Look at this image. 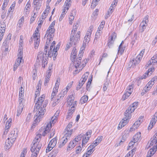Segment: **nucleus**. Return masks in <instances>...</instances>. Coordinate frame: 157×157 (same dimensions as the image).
Returning a JSON list of instances; mask_svg holds the SVG:
<instances>
[{"mask_svg":"<svg viewBox=\"0 0 157 157\" xmlns=\"http://www.w3.org/2000/svg\"><path fill=\"white\" fill-rule=\"evenodd\" d=\"M85 48V44H83L79 52L78 57L77 58V51L76 48H73L70 55V60L74 64L76 68L75 73H78L85 67L88 62V59L85 58L81 61L84 51Z\"/></svg>","mask_w":157,"mask_h":157,"instance_id":"obj_1","label":"nucleus"},{"mask_svg":"<svg viewBox=\"0 0 157 157\" xmlns=\"http://www.w3.org/2000/svg\"><path fill=\"white\" fill-rule=\"evenodd\" d=\"M45 96L43 94L37 99V101L35 104L34 108V111L36 112V116L37 117L36 120L39 119L44 115L45 110V104L43 105V103L45 99Z\"/></svg>","mask_w":157,"mask_h":157,"instance_id":"obj_2","label":"nucleus"},{"mask_svg":"<svg viewBox=\"0 0 157 157\" xmlns=\"http://www.w3.org/2000/svg\"><path fill=\"white\" fill-rule=\"evenodd\" d=\"M55 23V21H54L52 22L48 29L45 35V36H47L48 37L45 46V48H48L50 41L53 40L55 31V29L54 28Z\"/></svg>","mask_w":157,"mask_h":157,"instance_id":"obj_3","label":"nucleus"},{"mask_svg":"<svg viewBox=\"0 0 157 157\" xmlns=\"http://www.w3.org/2000/svg\"><path fill=\"white\" fill-rule=\"evenodd\" d=\"M47 49L45 47V53H43L41 51L39 52L36 58V62L38 63H41L42 67L44 68L45 67L48 63V58L46 54Z\"/></svg>","mask_w":157,"mask_h":157,"instance_id":"obj_4","label":"nucleus"},{"mask_svg":"<svg viewBox=\"0 0 157 157\" xmlns=\"http://www.w3.org/2000/svg\"><path fill=\"white\" fill-rule=\"evenodd\" d=\"M64 92H61L58 95L56 96L57 94L52 92L51 100L52 101V106H55L58 104L60 101V99H62L64 96Z\"/></svg>","mask_w":157,"mask_h":157,"instance_id":"obj_5","label":"nucleus"},{"mask_svg":"<svg viewBox=\"0 0 157 157\" xmlns=\"http://www.w3.org/2000/svg\"><path fill=\"white\" fill-rule=\"evenodd\" d=\"M40 31L35 29L31 37V39L34 41V48L36 49L38 48L40 43Z\"/></svg>","mask_w":157,"mask_h":157,"instance_id":"obj_6","label":"nucleus"},{"mask_svg":"<svg viewBox=\"0 0 157 157\" xmlns=\"http://www.w3.org/2000/svg\"><path fill=\"white\" fill-rule=\"evenodd\" d=\"M75 97L73 95H70L67 101V106L70 109H75L77 105V102L74 101Z\"/></svg>","mask_w":157,"mask_h":157,"instance_id":"obj_7","label":"nucleus"},{"mask_svg":"<svg viewBox=\"0 0 157 157\" xmlns=\"http://www.w3.org/2000/svg\"><path fill=\"white\" fill-rule=\"evenodd\" d=\"M80 31H78L75 36L72 33H71L69 40L71 44L75 45L78 43L80 38Z\"/></svg>","mask_w":157,"mask_h":157,"instance_id":"obj_8","label":"nucleus"},{"mask_svg":"<svg viewBox=\"0 0 157 157\" xmlns=\"http://www.w3.org/2000/svg\"><path fill=\"white\" fill-rule=\"evenodd\" d=\"M72 122L69 123L63 132L64 136L69 138L71 136L73 132V129L72 127Z\"/></svg>","mask_w":157,"mask_h":157,"instance_id":"obj_9","label":"nucleus"},{"mask_svg":"<svg viewBox=\"0 0 157 157\" xmlns=\"http://www.w3.org/2000/svg\"><path fill=\"white\" fill-rule=\"evenodd\" d=\"M23 53H18L17 55V58L14 65L13 70L15 71L18 67L20 65L21 63H23L24 60L23 59Z\"/></svg>","mask_w":157,"mask_h":157,"instance_id":"obj_10","label":"nucleus"},{"mask_svg":"<svg viewBox=\"0 0 157 157\" xmlns=\"http://www.w3.org/2000/svg\"><path fill=\"white\" fill-rule=\"evenodd\" d=\"M57 138L55 137L53 138L50 141L46 150V153L49 152L56 146L57 142Z\"/></svg>","mask_w":157,"mask_h":157,"instance_id":"obj_11","label":"nucleus"},{"mask_svg":"<svg viewBox=\"0 0 157 157\" xmlns=\"http://www.w3.org/2000/svg\"><path fill=\"white\" fill-rule=\"evenodd\" d=\"M117 34L114 32L110 34L108 38L107 45L109 48H110L114 43L115 40L117 38Z\"/></svg>","mask_w":157,"mask_h":157,"instance_id":"obj_12","label":"nucleus"},{"mask_svg":"<svg viewBox=\"0 0 157 157\" xmlns=\"http://www.w3.org/2000/svg\"><path fill=\"white\" fill-rule=\"evenodd\" d=\"M94 29V26L90 25L87 29L84 37L85 40L86 42L88 43L90 40L92 33Z\"/></svg>","mask_w":157,"mask_h":157,"instance_id":"obj_13","label":"nucleus"},{"mask_svg":"<svg viewBox=\"0 0 157 157\" xmlns=\"http://www.w3.org/2000/svg\"><path fill=\"white\" fill-rule=\"evenodd\" d=\"M41 146V144L38 141L33 142V144L31 148V152L39 153Z\"/></svg>","mask_w":157,"mask_h":157,"instance_id":"obj_14","label":"nucleus"},{"mask_svg":"<svg viewBox=\"0 0 157 157\" xmlns=\"http://www.w3.org/2000/svg\"><path fill=\"white\" fill-rule=\"evenodd\" d=\"M147 145L149 147H152L154 148L156 147L157 148V132L151 138L150 141L148 142Z\"/></svg>","mask_w":157,"mask_h":157,"instance_id":"obj_15","label":"nucleus"},{"mask_svg":"<svg viewBox=\"0 0 157 157\" xmlns=\"http://www.w3.org/2000/svg\"><path fill=\"white\" fill-rule=\"evenodd\" d=\"M60 46V44H58L56 45L55 48H54L53 49L50 48L48 53V56L50 57L53 56H56L57 55V51L59 48Z\"/></svg>","mask_w":157,"mask_h":157,"instance_id":"obj_16","label":"nucleus"},{"mask_svg":"<svg viewBox=\"0 0 157 157\" xmlns=\"http://www.w3.org/2000/svg\"><path fill=\"white\" fill-rule=\"evenodd\" d=\"M17 136V133L15 132V131L12 130L8 135L7 140L10 141L14 143Z\"/></svg>","mask_w":157,"mask_h":157,"instance_id":"obj_17","label":"nucleus"},{"mask_svg":"<svg viewBox=\"0 0 157 157\" xmlns=\"http://www.w3.org/2000/svg\"><path fill=\"white\" fill-rule=\"evenodd\" d=\"M148 22V17L146 16L141 22L140 25V30L141 32H143L146 29Z\"/></svg>","mask_w":157,"mask_h":157,"instance_id":"obj_18","label":"nucleus"},{"mask_svg":"<svg viewBox=\"0 0 157 157\" xmlns=\"http://www.w3.org/2000/svg\"><path fill=\"white\" fill-rule=\"evenodd\" d=\"M12 121V119L11 118H10L6 122L4 131V135H6L9 132L11 125Z\"/></svg>","mask_w":157,"mask_h":157,"instance_id":"obj_19","label":"nucleus"},{"mask_svg":"<svg viewBox=\"0 0 157 157\" xmlns=\"http://www.w3.org/2000/svg\"><path fill=\"white\" fill-rule=\"evenodd\" d=\"M42 84V81L41 80H40L37 83L36 87V91L35 92V99L36 100L37 96L40 95V91L41 89Z\"/></svg>","mask_w":157,"mask_h":157,"instance_id":"obj_20","label":"nucleus"},{"mask_svg":"<svg viewBox=\"0 0 157 157\" xmlns=\"http://www.w3.org/2000/svg\"><path fill=\"white\" fill-rule=\"evenodd\" d=\"M71 2L67 0H66L63 6L62 11L67 13L71 6Z\"/></svg>","mask_w":157,"mask_h":157,"instance_id":"obj_21","label":"nucleus"},{"mask_svg":"<svg viewBox=\"0 0 157 157\" xmlns=\"http://www.w3.org/2000/svg\"><path fill=\"white\" fill-rule=\"evenodd\" d=\"M129 121V119L125 118L123 119L122 121L120 122L117 127V129L120 130L126 125Z\"/></svg>","mask_w":157,"mask_h":157,"instance_id":"obj_22","label":"nucleus"},{"mask_svg":"<svg viewBox=\"0 0 157 157\" xmlns=\"http://www.w3.org/2000/svg\"><path fill=\"white\" fill-rule=\"evenodd\" d=\"M68 139V138L64 136L60 138L59 142V147L61 148L63 147L67 142Z\"/></svg>","mask_w":157,"mask_h":157,"instance_id":"obj_23","label":"nucleus"},{"mask_svg":"<svg viewBox=\"0 0 157 157\" xmlns=\"http://www.w3.org/2000/svg\"><path fill=\"white\" fill-rule=\"evenodd\" d=\"M152 86L153 85L151 84L150 82H148L143 89V92L141 93V95H143L145 93L150 90Z\"/></svg>","mask_w":157,"mask_h":157,"instance_id":"obj_24","label":"nucleus"},{"mask_svg":"<svg viewBox=\"0 0 157 157\" xmlns=\"http://www.w3.org/2000/svg\"><path fill=\"white\" fill-rule=\"evenodd\" d=\"M140 125V122L138 121H136L130 128L129 132H130L135 131L139 128Z\"/></svg>","mask_w":157,"mask_h":157,"instance_id":"obj_25","label":"nucleus"},{"mask_svg":"<svg viewBox=\"0 0 157 157\" xmlns=\"http://www.w3.org/2000/svg\"><path fill=\"white\" fill-rule=\"evenodd\" d=\"M133 112V110L130 109V108L127 109L124 113V115L125 116V118L130 119L131 117V113Z\"/></svg>","mask_w":157,"mask_h":157,"instance_id":"obj_26","label":"nucleus"},{"mask_svg":"<svg viewBox=\"0 0 157 157\" xmlns=\"http://www.w3.org/2000/svg\"><path fill=\"white\" fill-rule=\"evenodd\" d=\"M157 150V148L156 147H152L147 152L146 157H151L155 153Z\"/></svg>","mask_w":157,"mask_h":157,"instance_id":"obj_27","label":"nucleus"},{"mask_svg":"<svg viewBox=\"0 0 157 157\" xmlns=\"http://www.w3.org/2000/svg\"><path fill=\"white\" fill-rule=\"evenodd\" d=\"M140 132H137L133 136L132 140L134 143L137 142L141 138V135Z\"/></svg>","mask_w":157,"mask_h":157,"instance_id":"obj_28","label":"nucleus"},{"mask_svg":"<svg viewBox=\"0 0 157 157\" xmlns=\"http://www.w3.org/2000/svg\"><path fill=\"white\" fill-rule=\"evenodd\" d=\"M14 143L8 140H6L4 146L6 150H8L10 148Z\"/></svg>","mask_w":157,"mask_h":157,"instance_id":"obj_29","label":"nucleus"},{"mask_svg":"<svg viewBox=\"0 0 157 157\" xmlns=\"http://www.w3.org/2000/svg\"><path fill=\"white\" fill-rule=\"evenodd\" d=\"M16 2H14L11 4L10 8L9 9L7 14H11L13 12L16 6Z\"/></svg>","mask_w":157,"mask_h":157,"instance_id":"obj_30","label":"nucleus"},{"mask_svg":"<svg viewBox=\"0 0 157 157\" xmlns=\"http://www.w3.org/2000/svg\"><path fill=\"white\" fill-rule=\"evenodd\" d=\"M24 17L23 16L18 20L17 26L20 28H21L23 26L24 24Z\"/></svg>","mask_w":157,"mask_h":157,"instance_id":"obj_31","label":"nucleus"},{"mask_svg":"<svg viewBox=\"0 0 157 157\" xmlns=\"http://www.w3.org/2000/svg\"><path fill=\"white\" fill-rule=\"evenodd\" d=\"M141 60L137 56L135 59L134 58L131 60V62L132 63V65L136 66L140 62Z\"/></svg>","mask_w":157,"mask_h":157,"instance_id":"obj_32","label":"nucleus"},{"mask_svg":"<svg viewBox=\"0 0 157 157\" xmlns=\"http://www.w3.org/2000/svg\"><path fill=\"white\" fill-rule=\"evenodd\" d=\"M76 145L72 141H70L68 145L67 150V151L71 150L75 147Z\"/></svg>","mask_w":157,"mask_h":157,"instance_id":"obj_33","label":"nucleus"},{"mask_svg":"<svg viewBox=\"0 0 157 157\" xmlns=\"http://www.w3.org/2000/svg\"><path fill=\"white\" fill-rule=\"evenodd\" d=\"M136 150V148H133L131 151H129L124 157H132Z\"/></svg>","mask_w":157,"mask_h":157,"instance_id":"obj_34","label":"nucleus"},{"mask_svg":"<svg viewBox=\"0 0 157 157\" xmlns=\"http://www.w3.org/2000/svg\"><path fill=\"white\" fill-rule=\"evenodd\" d=\"M82 136V135L80 134L76 136L72 141L76 145L78 142L81 140Z\"/></svg>","mask_w":157,"mask_h":157,"instance_id":"obj_35","label":"nucleus"},{"mask_svg":"<svg viewBox=\"0 0 157 157\" xmlns=\"http://www.w3.org/2000/svg\"><path fill=\"white\" fill-rule=\"evenodd\" d=\"M75 109H70L67 112V118L69 119L71 118L72 116V114L75 111Z\"/></svg>","mask_w":157,"mask_h":157,"instance_id":"obj_36","label":"nucleus"},{"mask_svg":"<svg viewBox=\"0 0 157 157\" xmlns=\"http://www.w3.org/2000/svg\"><path fill=\"white\" fill-rule=\"evenodd\" d=\"M123 41L119 45L118 48V53H120L121 54H122L124 52L125 47L122 46V44Z\"/></svg>","mask_w":157,"mask_h":157,"instance_id":"obj_37","label":"nucleus"},{"mask_svg":"<svg viewBox=\"0 0 157 157\" xmlns=\"http://www.w3.org/2000/svg\"><path fill=\"white\" fill-rule=\"evenodd\" d=\"M88 97L86 95H84L81 97L80 100V103L81 104H83L86 102L88 100Z\"/></svg>","mask_w":157,"mask_h":157,"instance_id":"obj_38","label":"nucleus"},{"mask_svg":"<svg viewBox=\"0 0 157 157\" xmlns=\"http://www.w3.org/2000/svg\"><path fill=\"white\" fill-rule=\"evenodd\" d=\"M58 152V150L54 149L50 153L48 156L50 157H55L57 155Z\"/></svg>","mask_w":157,"mask_h":157,"instance_id":"obj_39","label":"nucleus"},{"mask_svg":"<svg viewBox=\"0 0 157 157\" xmlns=\"http://www.w3.org/2000/svg\"><path fill=\"white\" fill-rule=\"evenodd\" d=\"M52 124L51 123H48L46 127L45 128V130L44 131V132L45 134L49 133L52 128Z\"/></svg>","mask_w":157,"mask_h":157,"instance_id":"obj_40","label":"nucleus"},{"mask_svg":"<svg viewBox=\"0 0 157 157\" xmlns=\"http://www.w3.org/2000/svg\"><path fill=\"white\" fill-rule=\"evenodd\" d=\"M24 45L23 41H20L19 45V48L18 50V53H23V46Z\"/></svg>","mask_w":157,"mask_h":157,"instance_id":"obj_41","label":"nucleus"},{"mask_svg":"<svg viewBox=\"0 0 157 157\" xmlns=\"http://www.w3.org/2000/svg\"><path fill=\"white\" fill-rule=\"evenodd\" d=\"M82 148L81 146H77L75 148V152L77 154H80L82 152Z\"/></svg>","mask_w":157,"mask_h":157,"instance_id":"obj_42","label":"nucleus"},{"mask_svg":"<svg viewBox=\"0 0 157 157\" xmlns=\"http://www.w3.org/2000/svg\"><path fill=\"white\" fill-rule=\"evenodd\" d=\"M133 89V85L132 84L129 85L126 89V91L132 94Z\"/></svg>","mask_w":157,"mask_h":157,"instance_id":"obj_43","label":"nucleus"},{"mask_svg":"<svg viewBox=\"0 0 157 157\" xmlns=\"http://www.w3.org/2000/svg\"><path fill=\"white\" fill-rule=\"evenodd\" d=\"M131 94L126 91L125 93L123 94L122 96V100L124 101L128 98L130 96Z\"/></svg>","mask_w":157,"mask_h":157,"instance_id":"obj_44","label":"nucleus"},{"mask_svg":"<svg viewBox=\"0 0 157 157\" xmlns=\"http://www.w3.org/2000/svg\"><path fill=\"white\" fill-rule=\"evenodd\" d=\"M138 105V102H135L132 104V105L130 106L128 108H130V109L133 110V112L134 111L135 109H136L137 106Z\"/></svg>","mask_w":157,"mask_h":157,"instance_id":"obj_45","label":"nucleus"},{"mask_svg":"<svg viewBox=\"0 0 157 157\" xmlns=\"http://www.w3.org/2000/svg\"><path fill=\"white\" fill-rule=\"evenodd\" d=\"M94 147H93L92 145H90L88 148L87 153L90 155L94 151Z\"/></svg>","mask_w":157,"mask_h":157,"instance_id":"obj_46","label":"nucleus"},{"mask_svg":"<svg viewBox=\"0 0 157 157\" xmlns=\"http://www.w3.org/2000/svg\"><path fill=\"white\" fill-rule=\"evenodd\" d=\"M89 138L87 137H86V136H84L82 139V146H84V145L86 144L88 142L89 139Z\"/></svg>","mask_w":157,"mask_h":157,"instance_id":"obj_47","label":"nucleus"},{"mask_svg":"<svg viewBox=\"0 0 157 157\" xmlns=\"http://www.w3.org/2000/svg\"><path fill=\"white\" fill-rule=\"evenodd\" d=\"M51 75H50V74H49L46 73L44 82L45 85V84H47L48 82L50 79V78Z\"/></svg>","mask_w":157,"mask_h":157,"instance_id":"obj_48","label":"nucleus"},{"mask_svg":"<svg viewBox=\"0 0 157 157\" xmlns=\"http://www.w3.org/2000/svg\"><path fill=\"white\" fill-rule=\"evenodd\" d=\"M75 17L73 15H70L68 17V21L69 24L71 25L74 22Z\"/></svg>","mask_w":157,"mask_h":157,"instance_id":"obj_49","label":"nucleus"},{"mask_svg":"<svg viewBox=\"0 0 157 157\" xmlns=\"http://www.w3.org/2000/svg\"><path fill=\"white\" fill-rule=\"evenodd\" d=\"M57 116H53L51 118V121L49 123H51L52 125H54L57 121Z\"/></svg>","mask_w":157,"mask_h":157,"instance_id":"obj_50","label":"nucleus"},{"mask_svg":"<svg viewBox=\"0 0 157 157\" xmlns=\"http://www.w3.org/2000/svg\"><path fill=\"white\" fill-rule=\"evenodd\" d=\"M157 121V111L153 115V116L151 119L150 121L153 122L155 123H156Z\"/></svg>","mask_w":157,"mask_h":157,"instance_id":"obj_51","label":"nucleus"},{"mask_svg":"<svg viewBox=\"0 0 157 157\" xmlns=\"http://www.w3.org/2000/svg\"><path fill=\"white\" fill-rule=\"evenodd\" d=\"M145 51V49H144L142 50L140 53L137 56V57L140 59H141L143 56L144 54V52Z\"/></svg>","mask_w":157,"mask_h":157,"instance_id":"obj_52","label":"nucleus"},{"mask_svg":"<svg viewBox=\"0 0 157 157\" xmlns=\"http://www.w3.org/2000/svg\"><path fill=\"white\" fill-rule=\"evenodd\" d=\"M24 88L22 86H21L19 89V96L21 97H24Z\"/></svg>","mask_w":157,"mask_h":157,"instance_id":"obj_53","label":"nucleus"},{"mask_svg":"<svg viewBox=\"0 0 157 157\" xmlns=\"http://www.w3.org/2000/svg\"><path fill=\"white\" fill-rule=\"evenodd\" d=\"M43 21L40 20L38 21V25L36 28V29L40 30L41 27V25L43 23Z\"/></svg>","mask_w":157,"mask_h":157,"instance_id":"obj_54","label":"nucleus"},{"mask_svg":"<svg viewBox=\"0 0 157 157\" xmlns=\"http://www.w3.org/2000/svg\"><path fill=\"white\" fill-rule=\"evenodd\" d=\"M157 77L156 76H154L151 79V80H150L148 82H150L151 84L153 86L155 83V82L157 80Z\"/></svg>","mask_w":157,"mask_h":157,"instance_id":"obj_55","label":"nucleus"},{"mask_svg":"<svg viewBox=\"0 0 157 157\" xmlns=\"http://www.w3.org/2000/svg\"><path fill=\"white\" fill-rule=\"evenodd\" d=\"M151 60L152 63L157 62V53L151 58Z\"/></svg>","mask_w":157,"mask_h":157,"instance_id":"obj_56","label":"nucleus"},{"mask_svg":"<svg viewBox=\"0 0 157 157\" xmlns=\"http://www.w3.org/2000/svg\"><path fill=\"white\" fill-rule=\"evenodd\" d=\"M41 138V135L40 134H38L36 135V137H35L33 141V142H35V141H38L40 142V140Z\"/></svg>","mask_w":157,"mask_h":157,"instance_id":"obj_57","label":"nucleus"},{"mask_svg":"<svg viewBox=\"0 0 157 157\" xmlns=\"http://www.w3.org/2000/svg\"><path fill=\"white\" fill-rule=\"evenodd\" d=\"M52 65H50L49 66L48 69L46 71V73L47 74H50L51 75L52 73Z\"/></svg>","mask_w":157,"mask_h":157,"instance_id":"obj_58","label":"nucleus"},{"mask_svg":"<svg viewBox=\"0 0 157 157\" xmlns=\"http://www.w3.org/2000/svg\"><path fill=\"white\" fill-rule=\"evenodd\" d=\"M27 152V149L24 148L21 153L20 157H25V155L26 154Z\"/></svg>","mask_w":157,"mask_h":157,"instance_id":"obj_59","label":"nucleus"},{"mask_svg":"<svg viewBox=\"0 0 157 157\" xmlns=\"http://www.w3.org/2000/svg\"><path fill=\"white\" fill-rule=\"evenodd\" d=\"M23 110V107L21 106L19 107L17 110V116H19Z\"/></svg>","mask_w":157,"mask_h":157,"instance_id":"obj_60","label":"nucleus"},{"mask_svg":"<svg viewBox=\"0 0 157 157\" xmlns=\"http://www.w3.org/2000/svg\"><path fill=\"white\" fill-rule=\"evenodd\" d=\"M155 124V123L150 121L147 127L148 130H151L153 127L154 126Z\"/></svg>","mask_w":157,"mask_h":157,"instance_id":"obj_61","label":"nucleus"},{"mask_svg":"<svg viewBox=\"0 0 157 157\" xmlns=\"http://www.w3.org/2000/svg\"><path fill=\"white\" fill-rule=\"evenodd\" d=\"M66 13H65L63 11L62 12V13H61L59 18V21H62V20L63 19L64 17L65 16L66 14Z\"/></svg>","mask_w":157,"mask_h":157,"instance_id":"obj_62","label":"nucleus"},{"mask_svg":"<svg viewBox=\"0 0 157 157\" xmlns=\"http://www.w3.org/2000/svg\"><path fill=\"white\" fill-rule=\"evenodd\" d=\"M49 13L44 11L41 15V17L42 19L44 21L45 18L47 17Z\"/></svg>","mask_w":157,"mask_h":157,"instance_id":"obj_63","label":"nucleus"},{"mask_svg":"<svg viewBox=\"0 0 157 157\" xmlns=\"http://www.w3.org/2000/svg\"><path fill=\"white\" fill-rule=\"evenodd\" d=\"M36 13H34L33 15L30 18V24H31L33 23L35 20V18L36 17V16H35Z\"/></svg>","mask_w":157,"mask_h":157,"instance_id":"obj_64","label":"nucleus"}]
</instances>
